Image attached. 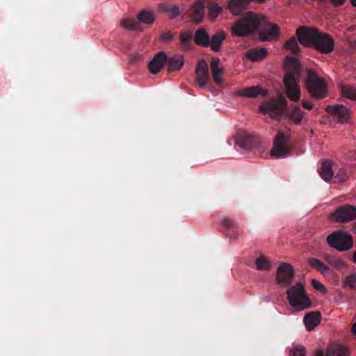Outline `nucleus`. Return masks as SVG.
<instances>
[{
    "label": "nucleus",
    "instance_id": "nucleus-1",
    "mask_svg": "<svg viewBox=\"0 0 356 356\" xmlns=\"http://www.w3.org/2000/svg\"><path fill=\"white\" fill-rule=\"evenodd\" d=\"M296 34L302 45L312 47L321 54H329L334 49V38L316 28L300 26L297 29Z\"/></svg>",
    "mask_w": 356,
    "mask_h": 356
},
{
    "label": "nucleus",
    "instance_id": "nucleus-2",
    "mask_svg": "<svg viewBox=\"0 0 356 356\" xmlns=\"http://www.w3.org/2000/svg\"><path fill=\"white\" fill-rule=\"evenodd\" d=\"M286 73L283 78L286 97L297 102L300 98V89L298 81L301 76L302 68L300 61L293 57L287 56L285 60Z\"/></svg>",
    "mask_w": 356,
    "mask_h": 356
},
{
    "label": "nucleus",
    "instance_id": "nucleus-3",
    "mask_svg": "<svg viewBox=\"0 0 356 356\" xmlns=\"http://www.w3.org/2000/svg\"><path fill=\"white\" fill-rule=\"evenodd\" d=\"M266 22L264 15L248 11L243 14L235 21L232 27L231 33L236 37H246L252 35Z\"/></svg>",
    "mask_w": 356,
    "mask_h": 356
},
{
    "label": "nucleus",
    "instance_id": "nucleus-4",
    "mask_svg": "<svg viewBox=\"0 0 356 356\" xmlns=\"http://www.w3.org/2000/svg\"><path fill=\"white\" fill-rule=\"evenodd\" d=\"M286 293L293 312L302 311L312 307V302L302 283L297 282L295 285L291 286Z\"/></svg>",
    "mask_w": 356,
    "mask_h": 356
},
{
    "label": "nucleus",
    "instance_id": "nucleus-5",
    "mask_svg": "<svg viewBox=\"0 0 356 356\" xmlns=\"http://www.w3.org/2000/svg\"><path fill=\"white\" fill-rule=\"evenodd\" d=\"M305 85L309 94L314 99H321L328 95L325 81L319 77L314 70H307Z\"/></svg>",
    "mask_w": 356,
    "mask_h": 356
},
{
    "label": "nucleus",
    "instance_id": "nucleus-6",
    "mask_svg": "<svg viewBox=\"0 0 356 356\" xmlns=\"http://www.w3.org/2000/svg\"><path fill=\"white\" fill-rule=\"evenodd\" d=\"M288 108L287 102L282 95L277 99H272L268 102H263L259 106V110L264 113H268L275 120H280L283 113Z\"/></svg>",
    "mask_w": 356,
    "mask_h": 356
},
{
    "label": "nucleus",
    "instance_id": "nucleus-7",
    "mask_svg": "<svg viewBox=\"0 0 356 356\" xmlns=\"http://www.w3.org/2000/svg\"><path fill=\"white\" fill-rule=\"evenodd\" d=\"M326 241L331 248L339 252L348 251L353 246V236L342 230H337L329 234Z\"/></svg>",
    "mask_w": 356,
    "mask_h": 356
},
{
    "label": "nucleus",
    "instance_id": "nucleus-8",
    "mask_svg": "<svg viewBox=\"0 0 356 356\" xmlns=\"http://www.w3.org/2000/svg\"><path fill=\"white\" fill-rule=\"evenodd\" d=\"M291 149L289 134L278 131L273 140L271 156L275 159L284 158L289 154Z\"/></svg>",
    "mask_w": 356,
    "mask_h": 356
},
{
    "label": "nucleus",
    "instance_id": "nucleus-9",
    "mask_svg": "<svg viewBox=\"0 0 356 356\" xmlns=\"http://www.w3.org/2000/svg\"><path fill=\"white\" fill-rule=\"evenodd\" d=\"M138 21L134 19H124L120 22L121 25L132 31L140 30L139 22L146 24H152L155 21V15L154 13L143 10L138 15Z\"/></svg>",
    "mask_w": 356,
    "mask_h": 356
},
{
    "label": "nucleus",
    "instance_id": "nucleus-10",
    "mask_svg": "<svg viewBox=\"0 0 356 356\" xmlns=\"http://www.w3.org/2000/svg\"><path fill=\"white\" fill-rule=\"evenodd\" d=\"M330 218L341 223L352 221L356 219V207L350 204L339 207L330 214Z\"/></svg>",
    "mask_w": 356,
    "mask_h": 356
},
{
    "label": "nucleus",
    "instance_id": "nucleus-11",
    "mask_svg": "<svg viewBox=\"0 0 356 356\" xmlns=\"http://www.w3.org/2000/svg\"><path fill=\"white\" fill-rule=\"evenodd\" d=\"M295 277L292 266L288 263L280 264L276 273V282L282 287L290 286Z\"/></svg>",
    "mask_w": 356,
    "mask_h": 356
},
{
    "label": "nucleus",
    "instance_id": "nucleus-12",
    "mask_svg": "<svg viewBox=\"0 0 356 356\" xmlns=\"http://www.w3.org/2000/svg\"><path fill=\"white\" fill-rule=\"evenodd\" d=\"M236 144L244 150H253L257 149L259 142L257 138L247 133H240L236 136Z\"/></svg>",
    "mask_w": 356,
    "mask_h": 356
},
{
    "label": "nucleus",
    "instance_id": "nucleus-13",
    "mask_svg": "<svg viewBox=\"0 0 356 356\" xmlns=\"http://www.w3.org/2000/svg\"><path fill=\"white\" fill-rule=\"evenodd\" d=\"M325 111L334 118H337L339 123H347L350 119V111L343 105H329L326 107Z\"/></svg>",
    "mask_w": 356,
    "mask_h": 356
},
{
    "label": "nucleus",
    "instance_id": "nucleus-14",
    "mask_svg": "<svg viewBox=\"0 0 356 356\" xmlns=\"http://www.w3.org/2000/svg\"><path fill=\"white\" fill-rule=\"evenodd\" d=\"M206 0H196L190 7L188 14L191 21L196 24L201 23L205 16Z\"/></svg>",
    "mask_w": 356,
    "mask_h": 356
},
{
    "label": "nucleus",
    "instance_id": "nucleus-15",
    "mask_svg": "<svg viewBox=\"0 0 356 356\" xmlns=\"http://www.w3.org/2000/svg\"><path fill=\"white\" fill-rule=\"evenodd\" d=\"M195 81L200 88H204L206 86L207 81L210 79L209 72V66L204 59H202L197 63L195 70Z\"/></svg>",
    "mask_w": 356,
    "mask_h": 356
},
{
    "label": "nucleus",
    "instance_id": "nucleus-16",
    "mask_svg": "<svg viewBox=\"0 0 356 356\" xmlns=\"http://www.w3.org/2000/svg\"><path fill=\"white\" fill-rule=\"evenodd\" d=\"M262 26H264V29L259 31V37L261 41H270L279 36L280 29L277 24L268 23L266 20Z\"/></svg>",
    "mask_w": 356,
    "mask_h": 356
},
{
    "label": "nucleus",
    "instance_id": "nucleus-17",
    "mask_svg": "<svg viewBox=\"0 0 356 356\" xmlns=\"http://www.w3.org/2000/svg\"><path fill=\"white\" fill-rule=\"evenodd\" d=\"M167 63V54L164 51H159L155 54L149 62L148 68L152 74H156Z\"/></svg>",
    "mask_w": 356,
    "mask_h": 356
},
{
    "label": "nucleus",
    "instance_id": "nucleus-18",
    "mask_svg": "<svg viewBox=\"0 0 356 356\" xmlns=\"http://www.w3.org/2000/svg\"><path fill=\"white\" fill-rule=\"evenodd\" d=\"M252 1L262 3L264 0H229L227 7L232 15H238L248 8Z\"/></svg>",
    "mask_w": 356,
    "mask_h": 356
},
{
    "label": "nucleus",
    "instance_id": "nucleus-19",
    "mask_svg": "<svg viewBox=\"0 0 356 356\" xmlns=\"http://www.w3.org/2000/svg\"><path fill=\"white\" fill-rule=\"evenodd\" d=\"M321 321V314L319 311H312L307 312L304 318L303 323L308 331H311L318 325Z\"/></svg>",
    "mask_w": 356,
    "mask_h": 356
},
{
    "label": "nucleus",
    "instance_id": "nucleus-20",
    "mask_svg": "<svg viewBox=\"0 0 356 356\" xmlns=\"http://www.w3.org/2000/svg\"><path fill=\"white\" fill-rule=\"evenodd\" d=\"M194 42L200 47H209L211 45L210 35L207 31L203 28H198L194 34Z\"/></svg>",
    "mask_w": 356,
    "mask_h": 356
},
{
    "label": "nucleus",
    "instance_id": "nucleus-21",
    "mask_svg": "<svg viewBox=\"0 0 356 356\" xmlns=\"http://www.w3.org/2000/svg\"><path fill=\"white\" fill-rule=\"evenodd\" d=\"M241 96L247 97L249 98H254L258 95L265 97L268 95V90L264 89L260 86H254L248 88H244L239 91Z\"/></svg>",
    "mask_w": 356,
    "mask_h": 356
},
{
    "label": "nucleus",
    "instance_id": "nucleus-22",
    "mask_svg": "<svg viewBox=\"0 0 356 356\" xmlns=\"http://www.w3.org/2000/svg\"><path fill=\"white\" fill-rule=\"evenodd\" d=\"M226 39V34L223 31H217L214 35L210 37L211 50L214 52H218L222 47L223 41Z\"/></svg>",
    "mask_w": 356,
    "mask_h": 356
},
{
    "label": "nucleus",
    "instance_id": "nucleus-23",
    "mask_svg": "<svg viewBox=\"0 0 356 356\" xmlns=\"http://www.w3.org/2000/svg\"><path fill=\"white\" fill-rule=\"evenodd\" d=\"M220 60L218 58H213L211 61V70L212 77L216 83L220 84L222 81L220 75L224 72V70L220 67Z\"/></svg>",
    "mask_w": 356,
    "mask_h": 356
},
{
    "label": "nucleus",
    "instance_id": "nucleus-24",
    "mask_svg": "<svg viewBox=\"0 0 356 356\" xmlns=\"http://www.w3.org/2000/svg\"><path fill=\"white\" fill-rule=\"evenodd\" d=\"M167 63L169 72L178 71L184 65V57L181 55H175L170 58L167 57Z\"/></svg>",
    "mask_w": 356,
    "mask_h": 356
},
{
    "label": "nucleus",
    "instance_id": "nucleus-25",
    "mask_svg": "<svg viewBox=\"0 0 356 356\" xmlns=\"http://www.w3.org/2000/svg\"><path fill=\"white\" fill-rule=\"evenodd\" d=\"M267 54V50L265 48H254L247 52L246 57L252 61H257L265 58Z\"/></svg>",
    "mask_w": 356,
    "mask_h": 356
},
{
    "label": "nucleus",
    "instance_id": "nucleus-26",
    "mask_svg": "<svg viewBox=\"0 0 356 356\" xmlns=\"http://www.w3.org/2000/svg\"><path fill=\"white\" fill-rule=\"evenodd\" d=\"M324 259L328 264L337 270H341L346 266V262L343 259L334 254H325Z\"/></svg>",
    "mask_w": 356,
    "mask_h": 356
},
{
    "label": "nucleus",
    "instance_id": "nucleus-27",
    "mask_svg": "<svg viewBox=\"0 0 356 356\" xmlns=\"http://www.w3.org/2000/svg\"><path fill=\"white\" fill-rule=\"evenodd\" d=\"M319 174L321 178L328 182L333 177V171L332 169V163L330 161H324L322 163L321 168L319 170Z\"/></svg>",
    "mask_w": 356,
    "mask_h": 356
},
{
    "label": "nucleus",
    "instance_id": "nucleus-28",
    "mask_svg": "<svg viewBox=\"0 0 356 356\" xmlns=\"http://www.w3.org/2000/svg\"><path fill=\"white\" fill-rule=\"evenodd\" d=\"M325 356H348V352L346 348L340 345H334L327 348Z\"/></svg>",
    "mask_w": 356,
    "mask_h": 356
},
{
    "label": "nucleus",
    "instance_id": "nucleus-29",
    "mask_svg": "<svg viewBox=\"0 0 356 356\" xmlns=\"http://www.w3.org/2000/svg\"><path fill=\"white\" fill-rule=\"evenodd\" d=\"M309 265L321 274H325L330 270V268L323 263L321 260L314 257H309L308 259Z\"/></svg>",
    "mask_w": 356,
    "mask_h": 356
},
{
    "label": "nucleus",
    "instance_id": "nucleus-30",
    "mask_svg": "<svg viewBox=\"0 0 356 356\" xmlns=\"http://www.w3.org/2000/svg\"><path fill=\"white\" fill-rule=\"evenodd\" d=\"M304 114L305 112L302 111L298 106L292 107L291 111L288 113L289 119L296 124H299L301 122Z\"/></svg>",
    "mask_w": 356,
    "mask_h": 356
},
{
    "label": "nucleus",
    "instance_id": "nucleus-31",
    "mask_svg": "<svg viewBox=\"0 0 356 356\" xmlns=\"http://www.w3.org/2000/svg\"><path fill=\"white\" fill-rule=\"evenodd\" d=\"M284 47L290 51L294 55H298L300 53V48L296 37L290 38L284 44Z\"/></svg>",
    "mask_w": 356,
    "mask_h": 356
},
{
    "label": "nucleus",
    "instance_id": "nucleus-32",
    "mask_svg": "<svg viewBox=\"0 0 356 356\" xmlns=\"http://www.w3.org/2000/svg\"><path fill=\"white\" fill-rule=\"evenodd\" d=\"M207 8L209 17L213 20L216 19L222 11V8L217 3L213 1L209 3Z\"/></svg>",
    "mask_w": 356,
    "mask_h": 356
},
{
    "label": "nucleus",
    "instance_id": "nucleus-33",
    "mask_svg": "<svg viewBox=\"0 0 356 356\" xmlns=\"http://www.w3.org/2000/svg\"><path fill=\"white\" fill-rule=\"evenodd\" d=\"M161 10L170 15L172 18H175L180 15L179 6L177 5H161Z\"/></svg>",
    "mask_w": 356,
    "mask_h": 356
},
{
    "label": "nucleus",
    "instance_id": "nucleus-34",
    "mask_svg": "<svg viewBox=\"0 0 356 356\" xmlns=\"http://www.w3.org/2000/svg\"><path fill=\"white\" fill-rule=\"evenodd\" d=\"M343 287L348 288L351 290L356 289V274H350L345 277L343 281Z\"/></svg>",
    "mask_w": 356,
    "mask_h": 356
},
{
    "label": "nucleus",
    "instance_id": "nucleus-35",
    "mask_svg": "<svg viewBox=\"0 0 356 356\" xmlns=\"http://www.w3.org/2000/svg\"><path fill=\"white\" fill-rule=\"evenodd\" d=\"M341 92L344 97L348 98L352 100L356 99V87L353 86H343L341 88Z\"/></svg>",
    "mask_w": 356,
    "mask_h": 356
},
{
    "label": "nucleus",
    "instance_id": "nucleus-36",
    "mask_svg": "<svg viewBox=\"0 0 356 356\" xmlns=\"http://www.w3.org/2000/svg\"><path fill=\"white\" fill-rule=\"evenodd\" d=\"M255 264L258 270H268L270 268V261L264 256L256 259Z\"/></svg>",
    "mask_w": 356,
    "mask_h": 356
},
{
    "label": "nucleus",
    "instance_id": "nucleus-37",
    "mask_svg": "<svg viewBox=\"0 0 356 356\" xmlns=\"http://www.w3.org/2000/svg\"><path fill=\"white\" fill-rule=\"evenodd\" d=\"M311 284L316 290L323 293H325L327 291L325 287L317 280H312Z\"/></svg>",
    "mask_w": 356,
    "mask_h": 356
},
{
    "label": "nucleus",
    "instance_id": "nucleus-38",
    "mask_svg": "<svg viewBox=\"0 0 356 356\" xmlns=\"http://www.w3.org/2000/svg\"><path fill=\"white\" fill-rule=\"evenodd\" d=\"M193 37L192 32H181L179 35L180 40L182 43L186 44L191 41Z\"/></svg>",
    "mask_w": 356,
    "mask_h": 356
},
{
    "label": "nucleus",
    "instance_id": "nucleus-39",
    "mask_svg": "<svg viewBox=\"0 0 356 356\" xmlns=\"http://www.w3.org/2000/svg\"><path fill=\"white\" fill-rule=\"evenodd\" d=\"M290 356H305V348L298 347L291 351Z\"/></svg>",
    "mask_w": 356,
    "mask_h": 356
},
{
    "label": "nucleus",
    "instance_id": "nucleus-40",
    "mask_svg": "<svg viewBox=\"0 0 356 356\" xmlns=\"http://www.w3.org/2000/svg\"><path fill=\"white\" fill-rule=\"evenodd\" d=\"M222 225L229 228V229H234L235 227L234 221L229 218H226L223 220Z\"/></svg>",
    "mask_w": 356,
    "mask_h": 356
},
{
    "label": "nucleus",
    "instance_id": "nucleus-41",
    "mask_svg": "<svg viewBox=\"0 0 356 356\" xmlns=\"http://www.w3.org/2000/svg\"><path fill=\"white\" fill-rule=\"evenodd\" d=\"M173 35L170 32H165V33H163L161 34V40H163V41H165V40H171L172 38Z\"/></svg>",
    "mask_w": 356,
    "mask_h": 356
},
{
    "label": "nucleus",
    "instance_id": "nucleus-42",
    "mask_svg": "<svg viewBox=\"0 0 356 356\" xmlns=\"http://www.w3.org/2000/svg\"><path fill=\"white\" fill-rule=\"evenodd\" d=\"M302 106L307 110H312L314 107V104L311 102H308L305 100L302 101Z\"/></svg>",
    "mask_w": 356,
    "mask_h": 356
},
{
    "label": "nucleus",
    "instance_id": "nucleus-43",
    "mask_svg": "<svg viewBox=\"0 0 356 356\" xmlns=\"http://www.w3.org/2000/svg\"><path fill=\"white\" fill-rule=\"evenodd\" d=\"M351 231H352L354 234H356V221H355V222L352 225Z\"/></svg>",
    "mask_w": 356,
    "mask_h": 356
},
{
    "label": "nucleus",
    "instance_id": "nucleus-44",
    "mask_svg": "<svg viewBox=\"0 0 356 356\" xmlns=\"http://www.w3.org/2000/svg\"><path fill=\"white\" fill-rule=\"evenodd\" d=\"M352 331L355 336H356V323L352 327Z\"/></svg>",
    "mask_w": 356,
    "mask_h": 356
},
{
    "label": "nucleus",
    "instance_id": "nucleus-45",
    "mask_svg": "<svg viewBox=\"0 0 356 356\" xmlns=\"http://www.w3.org/2000/svg\"><path fill=\"white\" fill-rule=\"evenodd\" d=\"M350 1L353 7H356V0H350Z\"/></svg>",
    "mask_w": 356,
    "mask_h": 356
},
{
    "label": "nucleus",
    "instance_id": "nucleus-46",
    "mask_svg": "<svg viewBox=\"0 0 356 356\" xmlns=\"http://www.w3.org/2000/svg\"><path fill=\"white\" fill-rule=\"evenodd\" d=\"M316 356H324L323 351H319L316 353Z\"/></svg>",
    "mask_w": 356,
    "mask_h": 356
},
{
    "label": "nucleus",
    "instance_id": "nucleus-47",
    "mask_svg": "<svg viewBox=\"0 0 356 356\" xmlns=\"http://www.w3.org/2000/svg\"><path fill=\"white\" fill-rule=\"evenodd\" d=\"M353 259L354 262L356 263V251L354 252V254L353 255Z\"/></svg>",
    "mask_w": 356,
    "mask_h": 356
},
{
    "label": "nucleus",
    "instance_id": "nucleus-48",
    "mask_svg": "<svg viewBox=\"0 0 356 356\" xmlns=\"http://www.w3.org/2000/svg\"><path fill=\"white\" fill-rule=\"evenodd\" d=\"M346 177H345V176H343V177L339 178V181H345V180H346Z\"/></svg>",
    "mask_w": 356,
    "mask_h": 356
},
{
    "label": "nucleus",
    "instance_id": "nucleus-49",
    "mask_svg": "<svg viewBox=\"0 0 356 356\" xmlns=\"http://www.w3.org/2000/svg\"><path fill=\"white\" fill-rule=\"evenodd\" d=\"M339 177V174H337L336 177Z\"/></svg>",
    "mask_w": 356,
    "mask_h": 356
}]
</instances>
